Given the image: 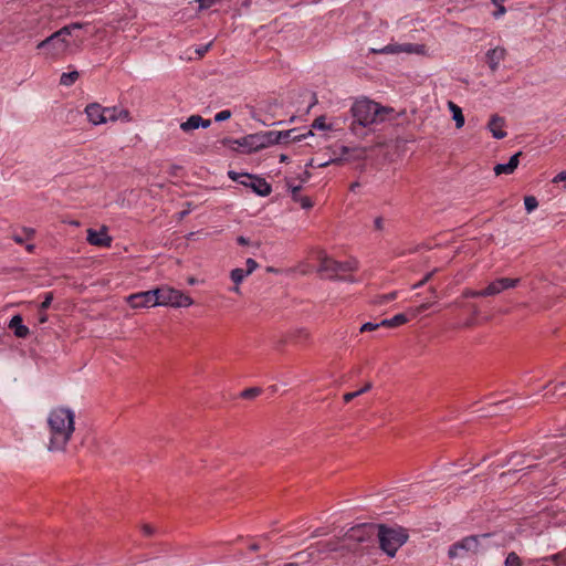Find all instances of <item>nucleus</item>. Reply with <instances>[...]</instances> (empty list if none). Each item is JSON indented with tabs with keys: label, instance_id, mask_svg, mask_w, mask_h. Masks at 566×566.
I'll list each match as a JSON object with an SVG mask.
<instances>
[{
	"label": "nucleus",
	"instance_id": "nucleus-1",
	"mask_svg": "<svg viewBox=\"0 0 566 566\" xmlns=\"http://www.w3.org/2000/svg\"><path fill=\"white\" fill-rule=\"evenodd\" d=\"M76 424L75 410L67 406H55L46 415L44 443L49 452H65L73 439Z\"/></svg>",
	"mask_w": 566,
	"mask_h": 566
},
{
	"label": "nucleus",
	"instance_id": "nucleus-7",
	"mask_svg": "<svg viewBox=\"0 0 566 566\" xmlns=\"http://www.w3.org/2000/svg\"><path fill=\"white\" fill-rule=\"evenodd\" d=\"M378 537L380 547L389 555L394 556L398 548L407 541V534L402 528H389L384 525L379 526Z\"/></svg>",
	"mask_w": 566,
	"mask_h": 566
},
{
	"label": "nucleus",
	"instance_id": "nucleus-43",
	"mask_svg": "<svg viewBox=\"0 0 566 566\" xmlns=\"http://www.w3.org/2000/svg\"><path fill=\"white\" fill-rule=\"evenodd\" d=\"M566 181V171H560L553 178L554 184Z\"/></svg>",
	"mask_w": 566,
	"mask_h": 566
},
{
	"label": "nucleus",
	"instance_id": "nucleus-30",
	"mask_svg": "<svg viewBox=\"0 0 566 566\" xmlns=\"http://www.w3.org/2000/svg\"><path fill=\"white\" fill-rule=\"evenodd\" d=\"M494 172L496 176H500L502 174H505V175H511L513 174L514 171L512 170V168L510 167V165L506 164H497L495 167H494Z\"/></svg>",
	"mask_w": 566,
	"mask_h": 566
},
{
	"label": "nucleus",
	"instance_id": "nucleus-52",
	"mask_svg": "<svg viewBox=\"0 0 566 566\" xmlns=\"http://www.w3.org/2000/svg\"><path fill=\"white\" fill-rule=\"evenodd\" d=\"M259 548H260V547H259V545H258V544H252V545L250 546V549H251V551H254V552H255V551H258Z\"/></svg>",
	"mask_w": 566,
	"mask_h": 566
},
{
	"label": "nucleus",
	"instance_id": "nucleus-27",
	"mask_svg": "<svg viewBox=\"0 0 566 566\" xmlns=\"http://www.w3.org/2000/svg\"><path fill=\"white\" fill-rule=\"evenodd\" d=\"M312 127L319 130H328L331 127L326 124V118L324 116H319L314 119Z\"/></svg>",
	"mask_w": 566,
	"mask_h": 566
},
{
	"label": "nucleus",
	"instance_id": "nucleus-2",
	"mask_svg": "<svg viewBox=\"0 0 566 566\" xmlns=\"http://www.w3.org/2000/svg\"><path fill=\"white\" fill-rule=\"evenodd\" d=\"M84 27L83 23H71L63 27L59 31L51 34L45 40L38 43L36 49L42 50L45 59L56 60L65 55L70 49V42L67 40L74 31L80 30Z\"/></svg>",
	"mask_w": 566,
	"mask_h": 566
},
{
	"label": "nucleus",
	"instance_id": "nucleus-37",
	"mask_svg": "<svg viewBox=\"0 0 566 566\" xmlns=\"http://www.w3.org/2000/svg\"><path fill=\"white\" fill-rule=\"evenodd\" d=\"M245 264H247V269H244V270L247 272H249V275L252 274L258 269L256 261L251 258L247 260Z\"/></svg>",
	"mask_w": 566,
	"mask_h": 566
},
{
	"label": "nucleus",
	"instance_id": "nucleus-31",
	"mask_svg": "<svg viewBox=\"0 0 566 566\" xmlns=\"http://www.w3.org/2000/svg\"><path fill=\"white\" fill-rule=\"evenodd\" d=\"M381 322L380 323H371V322H367L365 324H363L359 328L360 333H365V332H373V331H376L378 329L379 327H381Z\"/></svg>",
	"mask_w": 566,
	"mask_h": 566
},
{
	"label": "nucleus",
	"instance_id": "nucleus-4",
	"mask_svg": "<svg viewBox=\"0 0 566 566\" xmlns=\"http://www.w3.org/2000/svg\"><path fill=\"white\" fill-rule=\"evenodd\" d=\"M391 112V108L381 106L368 98L358 99L352 106L354 124H358L363 127H369L385 122Z\"/></svg>",
	"mask_w": 566,
	"mask_h": 566
},
{
	"label": "nucleus",
	"instance_id": "nucleus-24",
	"mask_svg": "<svg viewBox=\"0 0 566 566\" xmlns=\"http://www.w3.org/2000/svg\"><path fill=\"white\" fill-rule=\"evenodd\" d=\"M248 276L249 272L240 268L233 269L230 273V277L235 285H240L243 282V280Z\"/></svg>",
	"mask_w": 566,
	"mask_h": 566
},
{
	"label": "nucleus",
	"instance_id": "nucleus-53",
	"mask_svg": "<svg viewBox=\"0 0 566 566\" xmlns=\"http://www.w3.org/2000/svg\"><path fill=\"white\" fill-rule=\"evenodd\" d=\"M238 242H239V243H241V244H245V243H247V240H245V238L240 237V238L238 239Z\"/></svg>",
	"mask_w": 566,
	"mask_h": 566
},
{
	"label": "nucleus",
	"instance_id": "nucleus-23",
	"mask_svg": "<svg viewBox=\"0 0 566 566\" xmlns=\"http://www.w3.org/2000/svg\"><path fill=\"white\" fill-rule=\"evenodd\" d=\"M78 77L80 73L77 71L62 73L60 77V84L66 87L71 86L78 80Z\"/></svg>",
	"mask_w": 566,
	"mask_h": 566
},
{
	"label": "nucleus",
	"instance_id": "nucleus-29",
	"mask_svg": "<svg viewBox=\"0 0 566 566\" xmlns=\"http://www.w3.org/2000/svg\"><path fill=\"white\" fill-rule=\"evenodd\" d=\"M505 566H522V560L516 553L512 552L506 556Z\"/></svg>",
	"mask_w": 566,
	"mask_h": 566
},
{
	"label": "nucleus",
	"instance_id": "nucleus-5",
	"mask_svg": "<svg viewBox=\"0 0 566 566\" xmlns=\"http://www.w3.org/2000/svg\"><path fill=\"white\" fill-rule=\"evenodd\" d=\"M358 269V262L355 259L337 261L335 259L323 256L317 271L329 280H347L348 274Z\"/></svg>",
	"mask_w": 566,
	"mask_h": 566
},
{
	"label": "nucleus",
	"instance_id": "nucleus-55",
	"mask_svg": "<svg viewBox=\"0 0 566 566\" xmlns=\"http://www.w3.org/2000/svg\"><path fill=\"white\" fill-rule=\"evenodd\" d=\"M558 387H559L560 389H566V381H565V382H560V384H558Z\"/></svg>",
	"mask_w": 566,
	"mask_h": 566
},
{
	"label": "nucleus",
	"instance_id": "nucleus-35",
	"mask_svg": "<svg viewBox=\"0 0 566 566\" xmlns=\"http://www.w3.org/2000/svg\"><path fill=\"white\" fill-rule=\"evenodd\" d=\"M198 3H199V8L202 10V9H208L210 7H212L213 4L220 2L221 0H196Z\"/></svg>",
	"mask_w": 566,
	"mask_h": 566
},
{
	"label": "nucleus",
	"instance_id": "nucleus-50",
	"mask_svg": "<svg viewBox=\"0 0 566 566\" xmlns=\"http://www.w3.org/2000/svg\"><path fill=\"white\" fill-rule=\"evenodd\" d=\"M359 532V530H352V533L349 534V537H353L355 538L356 537V533Z\"/></svg>",
	"mask_w": 566,
	"mask_h": 566
},
{
	"label": "nucleus",
	"instance_id": "nucleus-44",
	"mask_svg": "<svg viewBox=\"0 0 566 566\" xmlns=\"http://www.w3.org/2000/svg\"><path fill=\"white\" fill-rule=\"evenodd\" d=\"M431 276H432L431 272L426 274L424 277L420 282H418L417 284H415L412 286V289H418V287L422 286L423 284H426L431 279Z\"/></svg>",
	"mask_w": 566,
	"mask_h": 566
},
{
	"label": "nucleus",
	"instance_id": "nucleus-3",
	"mask_svg": "<svg viewBox=\"0 0 566 566\" xmlns=\"http://www.w3.org/2000/svg\"><path fill=\"white\" fill-rule=\"evenodd\" d=\"M294 129L285 132H265L247 135L235 143L244 149L245 153H255L271 145L279 144L282 139L301 140L305 135H295Z\"/></svg>",
	"mask_w": 566,
	"mask_h": 566
},
{
	"label": "nucleus",
	"instance_id": "nucleus-36",
	"mask_svg": "<svg viewBox=\"0 0 566 566\" xmlns=\"http://www.w3.org/2000/svg\"><path fill=\"white\" fill-rule=\"evenodd\" d=\"M520 156H521V151L514 154L513 156H511V158H510V160L507 163V165H510V167L512 168L513 171L518 166V163H520L518 158H520Z\"/></svg>",
	"mask_w": 566,
	"mask_h": 566
},
{
	"label": "nucleus",
	"instance_id": "nucleus-9",
	"mask_svg": "<svg viewBox=\"0 0 566 566\" xmlns=\"http://www.w3.org/2000/svg\"><path fill=\"white\" fill-rule=\"evenodd\" d=\"M157 287L149 291L134 293L127 296L126 301L132 308L157 307L158 305Z\"/></svg>",
	"mask_w": 566,
	"mask_h": 566
},
{
	"label": "nucleus",
	"instance_id": "nucleus-54",
	"mask_svg": "<svg viewBox=\"0 0 566 566\" xmlns=\"http://www.w3.org/2000/svg\"><path fill=\"white\" fill-rule=\"evenodd\" d=\"M69 223H70L71 226H74V227H78V226H80V222H78V221H75V220L70 221Z\"/></svg>",
	"mask_w": 566,
	"mask_h": 566
},
{
	"label": "nucleus",
	"instance_id": "nucleus-25",
	"mask_svg": "<svg viewBox=\"0 0 566 566\" xmlns=\"http://www.w3.org/2000/svg\"><path fill=\"white\" fill-rule=\"evenodd\" d=\"M371 389V384L370 382H367L361 389L357 390V391H354V392H347L343 396V399L345 402H349L352 401L354 398L367 392L368 390Z\"/></svg>",
	"mask_w": 566,
	"mask_h": 566
},
{
	"label": "nucleus",
	"instance_id": "nucleus-32",
	"mask_svg": "<svg viewBox=\"0 0 566 566\" xmlns=\"http://www.w3.org/2000/svg\"><path fill=\"white\" fill-rule=\"evenodd\" d=\"M261 392L260 388H249L242 391L241 396L245 399H252L259 396Z\"/></svg>",
	"mask_w": 566,
	"mask_h": 566
},
{
	"label": "nucleus",
	"instance_id": "nucleus-13",
	"mask_svg": "<svg viewBox=\"0 0 566 566\" xmlns=\"http://www.w3.org/2000/svg\"><path fill=\"white\" fill-rule=\"evenodd\" d=\"M84 113L87 117V120L94 125H104L106 124V117H105V106H102L98 103H91L86 105Z\"/></svg>",
	"mask_w": 566,
	"mask_h": 566
},
{
	"label": "nucleus",
	"instance_id": "nucleus-12",
	"mask_svg": "<svg viewBox=\"0 0 566 566\" xmlns=\"http://www.w3.org/2000/svg\"><path fill=\"white\" fill-rule=\"evenodd\" d=\"M86 240L91 245L109 248L112 245V237L108 234L107 227L103 226L99 230L87 229Z\"/></svg>",
	"mask_w": 566,
	"mask_h": 566
},
{
	"label": "nucleus",
	"instance_id": "nucleus-56",
	"mask_svg": "<svg viewBox=\"0 0 566 566\" xmlns=\"http://www.w3.org/2000/svg\"><path fill=\"white\" fill-rule=\"evenodd\" d=\"M188 283L192 285V284H195V283H196V280H195L193 277H190V279L188 280Z\"/></svg>",
	"mask_w": 566,
	"mask_h": 566
},
{
	"label": "nucleus",
	"instance_id": "nucleus-11",
	"mask_svg": "<svg viewBox=\"0 0 566 566\" xmlns=\"http://www.w3.org/2000/svg\"><path fill=\"white\" fill-rule=\"evenodd\" d=\"M520 283V279H512V277H500L491 283L481 291L480 294H484L485 296H495L505 290L514 289Z\"/></svg>",
	"mask_w": 566,
	"mask_h": 566
},
{
	"label": "nucleus",
	"instance_id": "nucleus-20",
	"mask_svg": "<svg viewBox=\"0 0 566 566\" xmlns=\"http://www.w3.org/2000/svg\"><path fill=\"white\" fill-rule=\"evenodd\" d=\"M478 545V539L476 537H467L464 538L462 542L458 543V544H454L450 551H449V555L451 557H455L458 556V551L459 549H467V551H470V549H474Z\"/></svg>",
	"mask_w": 566,
	"mask_h": 566
},
{
	"label": "nucleus",
	"instance_id": "nucleus-40",
	"mask_svg": "<svg viewBox=\"0 0 566 566\" xmlns=\"http://www.w3.org/2000/svg\"><path fill=\"white\" fill-rule=\"evenodd\" d=\"M481 291L465 290L463 292L464 297H485L484 294H480Z\"/></svg>",
	"mask_w": 566,
	"mask_h": 566
},
{
	"label": "nucleus",
	"instance_id": "nucleus-38",
	"mask_svg": "<svg viewBox=\"0 0 566 566\" xmlns=\"http://www.w3.org/2000/svg\"><path fill=\"white\" fill-rule=\"evenodd\" d=\"M396 296H397L396 292H391V293L385 294V295L380 296V300L378 301V303L379 304L388 303V302L395 300Z\"/></svg>",
	"mask_w": 566,
	"mask_h": 566
},
{
	"label": "nucleus",
	"instance_id": "nucleus-51",
	"mask_svg": "<svg viewBox=\"0 0 566 566\" xmlns=\"http://www.w3.org/2000/svg\"><path fill=\"white\" fill-rule=\"evenodd\" d=\"M25 248L28 252H32L34 250V244H28Z\"/></svg>",
	"mask_w": 566,
	"mask_h": 566
},
{
	"label": "nucleus",
	"instance_id": "nucleus-28",
	"mask_svg": "<svg viewBox=\"0 0 566 566\" xmlns=\"http://www.w3.org/2000/svg\"><path fill=\"white\" fill-rule=\"evenodd\" d=\"M23 233H24V237L22 235H19V234H14L13 235V240L21 244L24 242V239H31L33 235H34V230L33 229H30V228H24L23 229Z\"/></svg>",
	"mask_w": 566,
	"mask_h": 566
},
{
	"label": "nucleus",
	"instance_id": "nucleus-26",
	"mask_svg": "<svg viewBox=\"0 0 566 566\" xmlns=\"http://www.w3.org/2000/svg\"><path fill=\"white\" fill-rule=\"evenodd\" d=\"M524 206H525L526 211L530 213L538 207V201L533 196H526L524 198Z\"/></svg>",
	"mask_w": 566,
	"mask_h": 566
},
{
	"label": "nucleus",
	"instance_id": "nucleus-47",
	"mask_svg": "<svg viewBox=\"0 0 566 566\" xmlns=\"http://www.w3.org/2000/svg\"><path fill=\"white\" fill-rule=\"evenodd\" d=\"M232 292H234L235 294H240V285H235L231 289Z\"/></svg>",
	"mask_w": 566,
	"mask_h": 566
},
{
	"label": "nucleus",
	"instance_id": "nucleus-8",
	"mask_svg": "<svg viewBox=\"0 0 566 566\" xmlns=\"http://www.w3.org/2000/svg\"><path fill=\"white\" fill-rule=\"evenodd\" d=\"M228 176L231 180L251 188L259 196L266 197L272 191L271 185L263 178L247 172H237L233 170H229Z\"/></svg>",
	"mask_w": 566,
	"mask_h": 566
},
{
	"label": "nucleus",
	"instance_id": "nucleus-33",
	"mask_svg": "<svg viewBox=\"0 0 566 566\" xmlns=\"http://www.w3.org/2000/svg\"><path fill=\"white\" fill-rule=\"evenodd\" d=\"M491 1L497 8L496 12L494 13V17L495 18L502 17L506 12L505 7L502 4L504 2V0H491Z\"/></svg>",
	"mask_w": 566,
	"mask_h": 566
},
{
	"label": "nucleus",
	"instance_id": "nucleus-41",
	"mask_svg": "<svg viewBox=\"0 0 566 566\" xmlns=\"http://www.w3.org/2000/svg\"><path fill=\"white\" fill-rule=\"evenodd\" d=\"M430 306H431V304H430V303H423V304L419 305L418 307H416V308L411 310V312H412V313H413V315L416 316V315H418L419 313H421V312H423V311L428 310Z\"/></svg>",
	"mask_w": 566,
	"mask_h": 566
},
{
	"label": "nucleus",
	"instance_id": "nucleus-6",
	"mask_svg": "<svg viewBox=\"0 0 566 566\" xmlns=\"http://www.w3.org/2000/svg\"><path fill=\"white\" fill-rule=\"evenodd\" d=\"M157 293L159 306L181 308L193 304L192 297L167 284L157 287Z\"/></svg>",
	"mask_w": 566,
	"mask_h": 566
},
{
	"label": "nucleus",
	"instance_id": "nucleus-15",
	"mask_svg": "<svg viewBox=\"0 0 566 566\" xmlns=\"http://www.w3.org/2000/svg\"><path fill=\"white\" fill-rule=\"evenodd\" d=\"M211 125L210 119H205L200 115H191L187 120L180 124V129L185 133H190L198 128H208Z\"/></svg>",
	"mask_w": 566,
	"mask_h": 566
},
{
	"label": "nucleus",
	"instance_id": "nucleus-39",
	"mask_svg": "<svg viewBox=\"0 0 566 566\" xmlns=\"http://www.w3.org/2000/svg\"><path fill=\"white\" fill-rule=\"evenodd\" d=\"M52 300H53V295L52 293H46L44 295V300L43 302L41 303V310H46L50 307L51 303H52Z\"/></svg>",
	"mask_w": 566,
	"mask_h": 566
},
{
	"label": "nucleus",
	"instance_id": "nucleus-22",
	"mask_svg": "<svg viewBox=\"0 0 566 566\" xmlns=\"http://www.w3.org/2000/svg\"><path fill=\"white\" fill-rule=\"evenodd\" d=\"M407 322H408L407 315L401 313V314H397V315L392 316L391 318L382 319L381 325H382V327L392 328V327H398L400 325H403Z\"/></svg>",
	"mask_w": 566,
	"mask_h": 566
},
{
	"label": "nucleus",
	"instance_id": "nucleus-34",
	"mask_svg": "<svg viewBox=\"0 0 566 566\" xmlns=\"http://www.w3.org/2000/svg\"><path fill=\"white\" fill-rule=\"evenodd\" d=\"M231 116H232L231 111H229V109H223V111H221V112H219V113H217V114L214 115V120H216V122H218V123H220V122H223V120L229 119Z\"/></svg>",
	"mask_w": 566,
	"mask_h": 566
},
{
	"label": "nucleus",
	"instance_id": "nucleus-42",
	"mask_svg": "<svg viewBox=\"0 0 566 566\" xmlns=\"http://www.w3.org/2000/svg\"><path fill=\"white\" fill-rule=\"evenodd\" d=\"M142 531L147 536H151L155 533L154 527L151 525H149V524H144L142 526Z\"/></svg>",
	"mask_w": 566,
	"mask_h": 566
},
{
	"label": "nucleus",
	"instance_id": "nucleus-49",
	"mask_svg": "<svg viewBox=\"0 0 566 566\" xmlns=\"http://www.w3.org/2000/svg\"><path fill=\"white\" fill-rule=\"evenodd\" d=\"M40 323H45L48 321V316L45 314L41 315L39 318Z\"/></svg>",
	"mask_w": 566,
	"mask_h": 566
},
{
	"label": "nucleus",
	"instance_id": "nucleus-17",
	"mask_svg": "<svg viewBox=\"0 0 566 566\" xmlns=\"http://www.w3.org/2000/svg\"><path fill=\"white\" fill-rule=\"evenodd\" d=\"M505 120L503 117L497 115H493L488 124V128L491 132L492 136L496 139H502L506 136V132L504 130Z\"/></svg>",
	"mask_w": 566,
	"mask_h": 566
},
{
	"label": "nucleus",
	"instance_id": "nucleus-46",
	"mask_svg": "<svg viewBox=\"0 0 566 566\" xmlns=\"http://www.w3.org/2000/svg\"><path fill=\"white\" fill-rule=\"evenodd\" d=\"M209 46H210V44L206 45L203 49L198 50L197 52H198L200 55H202L203 53H206V52L208 51Z\"/></svg>",
	"mask_w": 566,
	"mask_h": 566
},
{
	"label": "nucleus",
	"instance_id": "nucleus-10",
	"mask_svg": "<svg viewBox=\"0 0 566 566\" xmlns=\"http://www.w3.org/2000/svg\"><path fill=\"white\" fill-rule=\"evenodd\" d=\"M371 53L375 54H398V53H408V54H426V46L423 44H388L380 49H370Z\"/></svg>",
	"mask_w": 566,
	"mask_h": 566
},
{
	"label": "nucleus",
	"instance_id": "nucleus-14",
	"mask_svg": "<svg viewBox=\"0 0 566 566\" xmlns=\"http://www.w3.org/2000/svg\"><path fill=\"white\" fill-rule=\"evenodd\" d=\"M105 114L106 124L117 120L129 123L132 120L129 111L119 106L105 107Z\"/></svg>",
	"mask_w": 566,
	"mask_h": 566
},
{
	"label": "nucleus",
	"instance_id": "nucleus-19",
	"mask_svg": "<svg viewBox=\"0 0 566 566\" xmlns=\"http://www.w3.org/2000/svg\"><path fill=\"white\" fill-rule=\"evenodd\" d=\"M9 327L13 329L14 335L19 338H24L30 333L29 327L22 323V317L20 315H14L10 319Z\"/></svg>",
	"mask_w": 566,
	"mask_h": 566
},
{
	"label": "nucleus",
	"instance_id": "nucleus-16",
	"mask_svg": "<svg viewBox=\"0 0 566 566\" xmlns=\"http://www.w3.org/2000/svg\"><path fill=\"white\" fill-rule=\"evenodd\" d=\"M505 56L506 50L504 48L497 46L489 50L486 52V63L491 71L495 72Z\"/></svg>",
	"mask_w": 566,
	"mask_h": 566
},
{
	"label": "nucleus",
	"instance_id": "nucleus-18",
	"mask_svg": "<svg viewBox=\"0 0 566 566\" xmlns=\"http://www.w3.org/2000/svg\"><path fill=\"white\" fill-rule=\"evenodd\" d=\"M286 186L287 190L291 192L292 199L295 202L300 203V206L303 209H311L313 207L311 198L307 196H302V193H300L301 186H293L290 182H286Z\"/></svg>",
	"mask_w": 566,
	"mask_h": 566
},
{
	"label": "nucleus",
	"instance_id": "nucleus-45",
	"mask_svg": "<svg viewBox=\"0 0 566 566\" xmlns=\"http://www.w3.org/2000/svg\"><path fill=\"white\" fill-rule=\"evenodd\" d=\"M374 223H375V228H376L377 230H382V228H384V221H382V219H381L380 217L376 218V219H375V221H374Z\"/></svg>",
	"mask_w": 566,
	"mask_h": 566
},
{
	"label": "nucleus",
	"instance_id": "nucleus-21",
	"mask_svg": "<svg viewBox=\"0 0 566 566\" xmlns=\"http://www.w3.org/2000/svg\"><path fill=\"white\" fill-rule=\"evenodd\" d=\"M447 105H448L450 113L452 114V119L455 122V127L458 129L462 128L464 126L465 119H464L461 107L458 106L452 101H449Z\"/></svg>",
	"mask_w": 566,
	"mask_h": 566
},
{
	"label": "nucleus",
	"instance_id": "nucleus-48",
	"mask_svg": "<svg viewBox=\"0 0 566 566\" xmlns=\"http://www.w3.org/2000/svg\"><path fill=\"white\" fill-rule=\"evenodd\" d=\"M287 159H289V157H287L286 155H284V154H282V155L280 156V161H281V163H286V161H287Z\"/></svg>",
	"mask_w": 566,
	"mask_h": 566
}]
</instances>
